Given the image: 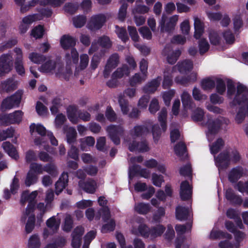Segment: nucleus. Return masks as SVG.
<instances>
[{
  "label": "nucleus",
  "mask_w": 248,
  "mask_h": 248,
  "mask_svg": "<svg viewBox=\"0 0 248 248\" xmlns=\"http://www.w3.org/2000/svg\"><path fill=\"white\" fill-rule=\"evenodd\" d=\"M248 100V89L246 86L239 84L236 87L235 95L230 105L231 107H234L245 103Z\"/></svg>",
  "instance_id": "obj_1"
},
{
  "label": "nucleus",
  "mask_w": 248,
  "mask_h": 248,
  "mask_svg": "<svg viewBox=\"0 0 248 248\" xmlns=\"http://www.w3.org/2000/svg\"><path fill=\"white\" fill-rule=\"evenodd\" d=\"M23 91L18 90L14 94L4 99L1 103V108L4 110L14 107H18L21 102Z\"/></svg>",
  "instance_id": "obj_2"
},
{
  "label": "nucleus",
  "mask_w": 248,
  "mask_h": 248,
  "mask_svg": "<svg viewBox=\"0 0 248 248\" xmlns=\"http://www.w3.org/2000/svg\"><path fill=\"white\" fill-rule=\"evenodd\" d=\"M106 130L109 138L115 145H119L120 138L124 135V129L121 125L110 124L108 126Z\"/></svg>",
  "instance_id": "obj_3"
},
{
  "label": "nucleus",
  "mask_w": 248,
  "mask_h": 248,
  "mask_svg": "<svg viewBox=\"0 0 248 248\" xmlns=\"http://www.w3.org/2000/svg\"><path fill=\"white\" fill-rule=\"evenodd\" d=\"M107 18L104 14H97L91 17L87 27L92 31L99 30L102 28Z\"/></svg>",
  "instance_id": "obj_4"
},
{
  "label": "nucleus",
  "mask_w": 248,
  "mask_h": 248,
  "mask_svg": "<svg viewBox=\"0 0 248 248\" xmlns=\"http://www.w3.org/2000/svg\"><path fill=\"white\" fill-rule=\"evenodd\" d=\"M167 19V16L165 14H163L160 21V31L161 32L165 31L170 32L173 30L178 20V16L176 15L172 16L170 18L169 21L165 24Z\"/></svg>",
  "instance_id": "obj_5"
},
{
  "label": "nucleus",
  "mask_w": 248,
  "mask_h": 248,
  "mask_svg": "<svg viewBox=\"0 0 248 248\" xmlns=\"http://www.w3.org/2000/svg\"><path fill=\"white\" fill-rule=\"evenodd\" d=\"M12 62L10 56L3 54L0 56V77L4 76L12 70Z\"/></svg>",
  "instance_id": "obj_6"
},
{
  "label": "nucleus",
  "mask_w": 248,
  "mask_h": 248,
  "mask_svg": "<svg viewBox=\"0 0 248 248\" xmlns=\"http://www.w3.org/2000/svg\"><path fill=\"white\" fill-rule=\"evenodd\" d=\"M128 149L130 152L138 151L140 153L147 152L150 150L148 143L146 140L137 141L135 139L129 143Z\"/></svg>",
  "instance_id": "obj_7"
},
{
  "label": "nucleus",
  "mask_w": 248,
  "mask_h": 248,
  "mask_svg": "<svg viewBox=\"0 0 248 248\" xmlns=\"http://www.w3.org/2000/svg\"><path fill=\"white\" fill-rule=\"evenodd\" d=\"M215 159L217 166L222 169H227L231 161L229 153L227 151L221 152Z\"/></svg>",
  "instance_id": "obj_8"
},
{
  "label": "nucleus",
  "mask_w": 248,
  "mask_h": 248,
  "mask_svg": "<svg viewBox=\"0 0 248 248\" xmlns=\"http://www.w3.org/2000/svg\"><path fill=\"white\" fill-rule=\"evenodd\" d=\"M187 180L182 181L180 185V196L183 201L189 200L192 196V189Z\"/></svg>",
  "instance_id": "obj_9"
},
{
  "label": "nucleus",
  "mask_w": 248,
  "mask_h": 248,
  "mask_svg": "<svg viewBox=\"0 0 248 248\" xmlns=\"http://www.w3.org/2000/svg\"><path fill=\"white\" fill-rule=\"evenodd\" d=\"M208 117L206 124L208 132L210 134L214 135L217 134L220 130L222 124V121L219 119H212L210 116H208Z\"/></svg>",
  "instance_id": "obj_10"
},
{
  "label": "nucleus",
  "mask_w": 248,
  "mask_h": 248,
  "mask_svg": "<svg viewBox=\"0 0 248 248\" xmlns=\"http://www.w3.org/2000/svg\"><path fill=\"white\" fill-rule=\"evenodd\" d=\"M244 169L242 166H238L232 168L229 172L228 179L231 183H236L243 176Z\"/></svg>",
  "instance_id": "obj_11"
},
{
  "label": "nucleus",
  "mask_w": 248,
  "mask_h": 248,
  "mask_svg": "<svg viewBox=\"0 0 248 248\" xmlns=\"http://www.w3.org/2000/svg\"><path fill=\"white\" fill-rule=\"evenodd\" d=\"M225 197L226 200L233 205H241L243 202L242 197L235 194L232 188L226 189Z\"/></svg>",
  "instance_id": "obj_12"
},
{
  "label": "nucleus",
  "mask_w": 248,
  "mask_h": 248,
  "mask_svg": "<svg viewBox=\"0 0 248 248\" xmlns=\"http://www.w3.org/2000/svg\"><path fill=\"white\" fill-rule=\"evenodd\" d=\"M68 175L67 172H63L60 176L59 180L55 183V193L59 195L67 185Z\"/></svg>",
  "instance_id": "obj_13"
},
{
  "label": "nucleus",
  "mask_w": 248,
  "mask_h": 248,
  "mask_svg": "<svg viewBox=\"0 0 248 248\" xmlns=\"http://www.w3.org/2000/svg\"><path fill=\"white\" fill-rule=\"evenodd\" d=\"M161 80V77L158 76L156 78L148 82V83L144 86L143 88V92L146 93H154L159 86Z\"/></svg>",
  "instance_id": "obj_14"
},
{
  "label": "nucleus",
  "mask_w": 248,
  "mask_h": 248,
  "mask_svg": "<svg viewBox=\"0 0 248 248\" xmlns=\"http://www.w3.org/2000/svg\"><path fill=\"white\" fill-rule=\"evenodd\" d=\"M16 89V84L13 78H10L0 83V92H10Z\"/></svg>",
  "instance_id": "obj_15"
},
{
  "label": "nucleus",
  "mask_w": 248,
  "mask_h": 248,
  "mask_svg": "<svg viewBox=\"0 0 248 248\" xmlns=\"http://www.w3.org/2000/svg\"><path fill=\"white\" fill-rule=\"evenodd\" d=\"M60 44L63 49L67 50L70 47L73 48L76 45V41L74 37L69 35H63L61 38Z\"/></svg>",
  "instance_id": "obj_16"
},
{
  "label": "nucleus",
  "mask_w": 248,
  "mask_h": 248,
  "mask_svg": "<svg viewBox=\"0 0 248 248\" xmlns=\"http://www.w3.org/2000/svg\"><path fill=\"white\" fill-rule=\"evenodd\" d=\"M37 195L38 192L36 190L31 192V193H29V190L23 191L21 193L20 200L21 205L24 206L27 202H29L30 201L35 200Z\"/></svg>",
  "instance_id": "obj_17"
},
{
  "label": "nucleus",
  "mask_w": 248,
  "mask_h": 248,
  "mask_svg": "<svg viewBox=\"0 0 248 248\" xmlns=\"http://www.w3.org/2000/svg\"><path fill=\"white\" fill-rule=\"evenodd\" d=\"M2 148L8 155L15 160L19 158V155L15 146L9 141H5L2 143Z\"/></svg>",
  "instance_id": "obj_18"
},
{
  "label": "nucleus",
  "mask_w": 248,
  "mask_h": 248,
  "mask_svg": "<svg viewBox=\"0 0 248 248\" xmlns=\"http://www.w3.org/2000/svg\"><path fill=\"white\" fill-rule=\"evenodd\" d=\"M67 115L69 121L73 124L78 123V108L76 105H69L66 109Z\"/></svg>",
  "instance_id": "obj_19"
},
{
  "label": "nucleus",
  "mask_w": 248,
  "mask_h": 248,
  "mask_svg": "<svg viewBox=\"0 0 248 248\" xmlns=\"http://www.w3.org/2000/svg\"><path fill=\"white\" fill-rule=\"evenodd\" d=\"M149 132L148 127L144 125H138L134 127L133 129L130 131V135L133 140L135 139V137H140L143 135Z\"/></svg>",
  "instance_id": "obj_20"
},
{
  "label": "nucleus",
  "mask_w": 248,
  "mask_h": 248,
  "mask_svg": "<svg viewBox=\"0 0 248 248\" xmlns=\"http://www.w3.org/2000/svg\"><path fill=\"white\" fill-rule=\"evenodd\" d=\"M175 216L180 221L186 220L189 217V210L187 207L178 206L176 208Z\"/></svg>",
  "instance_id": "obj_21"
},
{
  "label": "nucleus",
  "mask_w": 248,
  "mask_h": 248,
  "mask_svg": "<svg viewBox=\"0 0 248 248\" xmlns=\"http://www.w3.org/2000/svg\"><path fill=\"white\" fill-rule=\"evenodd\" d=\"M79 186L87 193L93 194L96 190V183L93 180L79 182Z\"/></svg>",
  "instance_id": "obj_22"
},
{
  "label": "nucleus",
  "mask_w": 248,
  "mask_h": 248,
  "mask_svg": "<svg viewBox=\"0 0 248 248\" xmlns=\"http://www.w3.org/2000/svg\"><path fill=\"white\" fill-rule=\"evenodd\" d=\"M95 143V139L93 137L88 136L80 139V148L83 151H87L90 147Z\"/></svg>",
  "instance_id": "obj_23"
},
{
  "label": "nucleus",
  "mask_w": 248,
  "mask_h": 248,
  "mask_svg": "<svg viewBox=\"0 0 248 248\" xmlns=\"http://www.w3.org/2000/svg\"><path fill=\"white\" fill-rule=\"evenodd\" d=\"M130 69L128 66L124 64L121 67L118 68L112 74V77L113 78H121L124 76H128L130 74Z\"/></svg>",
  "instance_id": "obj_24"
},
{
  "label": "nucleus",
  "mask_w": 248,
  "mask_h": 248,
  "mask_svg": "<svg viewBox=\"0 0 248 248\" xmlns=\"http://www.w3.org/2000/svg\"><path fill=\"white\" fill-rule=\"evenodd\" d=\"M178 71L184 73L186 71L191 70L193 67V62L190 60H185L181 62H178L177 64Z\"/></svg>",
  "instance_id": "obj_25"
},
{
  "label": "nucleus",
  "mask_w": 248,
  "mask_h": 248,
  "mask_svg": "<svg viewBox=\"0 0 248 248\" xmlns=\"http://www.w3.org/2000/svg\"><path fill=\"white\" fill-rule=\"evenodd\" d=\"M174 151L177 156L179 157L181 160L183 159L184 155L187 153L186 144L182 141L179 142L175 145Z\"/></svg>",
  "instance_id": "obj_26"
},
{
  "label": "nucleus",
  "mask_w": 248,
  "mask_h": 248,
  "mask_svg": "<svg viewBox=\"0 0 248 248\" xmlns=\"http://www.w3.org/2000/svg\"><path fill=\"white\" fill-rule=\"evenodd\" d=\"M182 105L185 108H192V100L190 95L186 91H184L181 95Z\"/></svg>",
  "instance_id": "obj_27"
},
{
  "label": "nucleus",
  "mask_w": 248,
  "mask_h": 248,
  "mask_svg": "<svg viewBox=\"0 0 248 248\" xmlns=\"http://www.w3.org/2000/svg\"><path fill=\"white\" fill-rule=\"evenodd\" d=\"M56 66V62L50 60L41 65L40 71L44 73H50L55 70Z\"/></svg>",
  "instance_id": "obj_28"
},
{
  "label": "nucleus",
  "mask_w": 248,
  "mask_h": 248,
  "mask_svg": "<svg viewBox=\"0 0 248 248\" xmlns=\"http://www.w3.org/2000/svg\"><path fill=\"white\" fill-rule=\"evenodd\" d=\"M66 140L68 144H73L76 140L77 133L76 129L73 127H70L66 134Z\"/></svg>",
  "instance_id": "obj_29"
},
{
  "label": "nucleus",
  "mask_w": 248,
  "mask_h": 248,
  "mask_svg": "<svg viewBox=\"0 0 248 248\" xmlns=\"http://www.w3.org/2000/svg\"><path fill=\"white\" fill-rule=\"evenodd\" d=\"M150 209L149 204L143 202L138 203L135 207V211L141 215L147 214L150 211Z\"/></svg>",
  "instance_id": "obj_30"
},
{
  "label": "nucleus",
  "mask_w": 248,
  "mask_h": 248,
  "mask_svg": "<svg viewBox=\"0 0 248 248\" xmlns=\"http://www.w3.org/2000/svg\"><path fill=\"white\" fill-rule=\"evenodd\" d=\"M46 225L52 230L53 233H55L59 228L60 222L57 221L55 217L53 216L46 220Z\"/></svg>",
  "instance_id": "obj_31"
},
{
  "label": "nucleus",
  "mask_w": 248,
  "mask_h": 248,
  "mask_svg": "<svg viewBox=\"0 0 248 248\" xmlns=\"http://www.w3.org/2000/svg\"><path fill=\"white\" fill-rule=\"evenodd\" d=\"M30 131L31 133L36 131L38 134L42 136H45L46 133V128L41 124L36 125L34 123L31 124L30 126Z\"/></svg>",
  "instance_id": "obj_32"
},
{
  "label": "nucleus",
  "mask_w": 248,
  "mask_h": 248,
  "mask_svg": "<svg viewBox=\"0 0 248 248\" xmlns=\"http://www.w3.org/2000/svg\"><path fill=\"white\" fill-rule=\"evenodd\" d=\"M35 216L33 214L29 217L25 225V232L26 233H30L35 227Z\"/></svg>",
  "instance_id": "obj_33"
},
{
  "label": "nucleus",
  "mask_w": 248,
  "mask_h": 248,
  "mask_svg": "<svg viewBox=\"0 0 248 248\" xmlns=\"http://www.w3.org/2000/svg\"><path fill=\"white\" fill-rule=\"evenodd\" d=\"M224 142L221 138H218L210 147L212 154L216 155L219 152L224 146Z\"/></svg>",
  "instance_id": "obj_34"
},
{
  "label": "nucleus",
  "mask_w": 248,
  "mask_h": 248,
  "mask_svg": "<svg viewBox=\"0 0 248 248\" xmlns=\"http://www.w3.org/2000/svg\"><path fill=\"white\" fill-rule=\"evenodd\" d=\"M73 24L77 28H80L84 26L86 22V16L84 15H78L72 19Z\"/></svg>",
  "instance_id": "obj_35"
},
{
  "label": "nucleus",
  "mask_w": 248,
  "mask_h": 248,
  "mask_svg": "<svg viewBox=\"0 0 248 248\" xmlns=\"http://www.w3.org/2000/svg\"><path fill=\"white\" fill-rule=\"evenodd\" d=\"M165 227L162 225H158L150 228V235L153 237L161 236L165 231Z\"/></svg>",
  "instance_id": "obj_36"
},
{
  "label": "nucleus",
  "mask_w": 248,
  "mask_h": 248,
  "mask_svg": "<svg viewBox=\"0 0 248 248\" xmlns=\"http://www.w3.org/2000/svg\"><path fill=\"white\" fill-rule=\"evenodd\" d=\"M44 171H46L52 177H55L58 174L56 165L53 163H47L44 166Z\"/></svg>",
  "instance_id": "obj_37"
},
{
  "label": "nucleus",
  "mask_w": 248,
  "mask_h": 248,
  "mask_svg": "<svg viewBox=\"0 0 248 248\" xmlns=\"http://www.w3.org/2000/svg\"><path fill=\"white\" fill-rule=\"evenodd\" d=\"M29 59L33 62L37 64H40L46 61V57L43 54L35 52H32L30 54Z\"/></svg>",
  "instance_id": "obj_38"
},
{
  "label": "nucleus",
  "mask_w": 248,
  "mask_h": 248,
  "mask_svg": "<svg viewBox=\"0 0 248 248\" xmlns=\"http://www.w3.org/2000/svg\"><path fill=\"white\" fill-rule=\"evenodd\" d=\"M98 44L103 48L108 49L112 46V42L109 38L106 35H103L98 38Z\"/></svg>",
  "instance_id": "obj_39"
},
{
  "label": "nucleus",
  "mask_w": 248,
  "mask_h": 248,
  "mask_svg": "<svg viewBox=\"0 0 248 248\" xmlns=\"http://www.w3.org/2000/svg\"><path fill=\"white\" fill-rule=\"evenodd\" d=\"M38 179V176L36 174L32 173L31 171H29L27 173L25 184L27 186H30L31 185L36 183Z\"/></svg>",
  "instance_id": "obj_40"
},
{
  "label": "nucleus",
  "mask_w": 248,
  "mask_h": 248,
  "mask_svg": "<svg viewBox=\"0 0 248 248\" xmlns=\"http://www.w3.org/2000/svg\"><path fill=\"white\" fill-rule=\"evenodd\" d=\"M40 245V238L37 234H34L30 237L28 241L29 248H39Z\"/></svg>",
  "instance_id": "obj_41"
},
{
  "label": "nucleus",
  "mask_w": 248,
  "mask_h": 248,
  "mask_svg": "<svg viewBox=\"0 0 248 248\" xmlns=\"http://www.w3.org/2000/svg\"><path fill=\"white\" fill-rule=\"evenodd\" d=\"M105 116L107 120L111 123L116 122L117 119L116 113L110 106L107 107L105 111Z\"/></svg>",
  "instance_id": "obj_42"
},
{
  "label": "nucleus",
  "mask_w": 248,
  "mask_h": 248,
  "mask_svg": "<svg viewBox=\"0 0 248 248\" xmlns=\"http://www.w3.org/2000/svg\"><path fill=\"white\" fill-rule=\"evenodd\" d=\"M44 31V26L38 25L31 30V35L36 39H40L43 37Z\"/></svg>",
  "instance_id": "obj_43"
},
{
  "label": "nucleus",
  "mask_w": 248,
  "mask_h": 248,
  "mask_svg": "<svg viewBox=\"0 0 248 248\" xmlns=\"http://www.w3.org/2000/svg\"><path fill=\"white\" fill-rule=\"evenodd\" d=\"M23 115V112L21 110H16L10 113L12 124H19L22 120Z\"/></svg>",
  "instance_id": "obj_44"
},
{
  "label": "nucleus",
  "mask_w": 248,
  "mask_h": 248,
  "mask_svg": "<svg viewBox=\"0 0 248 248\" xmlns=\"http://www.w3.org/2000/svg\"><path fill=\"white\" fill-rule=\"evenodd\" d=\"M116 28L117 29L116 33L119 38L124 43H126L129 40L126 29L124 27L120 28L117 25L116 26Z\"/></svg>",
  "instance_id": "obj_45"
},
{
  "label": "nucleus",
  "mask_w": 248,
  "mask_h": 248,
  "mask_svg": "<svg viewBox=\"0 0 248 248\" xmlns=\"http://www.w3.org/2000/svg\"><path fill=\"white\" fill-rule=\"evenodd\" d=\"M118 102L121 107L122 113L124 115L127 114L129 111V102L127 99H125L122 96H120Z\"/></svg>",
  "instance_id": "obj_46"
},
{
  "label": "nucleus",
  "mask_w": 248,
  "mask_h": 248,
  "mask_svg": "<svg viewBox=\"0 0 248 248\" xmlns=\"http://www.w3.org/2000/svg\"><path fill=\"white\" fill-rule=\"evenodd\" d=\"M204 115L203 109L198 108L192 113L191 118L194 122H201L202 121Z\"/></svg>",
  "instance_id": "obj_47"
},
{
  "label": "nucleus",
  "mask_w": 248,
  "mask_h": 248,
  "mask_svg": "<svg viewBox=\"0 0 248 248\" xmlns=\"http://www.w3.org/2000/svg\"><path fill=\"white\" fill-rule=\"evenodd\" d=\"M119 62V56L117 53L112 54L108 59L107 64L111 68H115Z\"/></svg>",
  "instance_id": "obj_48"
},
{
  "label": "nucleus",
  "mask_w": 248,
  "mask_h": 248,
  "mask_svg": "<svg viewBox=\"0 0 248 248\" xmlns=\"http://www.w3.org/2000/svg\"><path fill=\"white\" fill-rule=\"evenodd\" d=\"M209 38L211 44L214 46H219L221 43V37L215 31H211L209 33Z\"/></svg>",
  "instance_id": "obj_49"
},
{
  "label": "nucleus",
  "mask_w": 248,
  "mask_h": 248,
  "mask_svg": "<svg viewBox=\"0 0 248 248\" xmlns=\"http://www.w3.org/2000/svg\"><path fill=\"white\" fill-rule=\"evenodd\" d=\"M181 50L178 49L172 52L170 55L167 57V62L169 64H174L177 62L179 57L181 54Z\"/></svg>",
  "instance_id": "obj_50"
},
{
  "label": "nucleus",
  "mask_w": 248,
  "mask_h": 248,
  "mask_svg": "<svg viewBox=\"0 0 248 248\" xmlns=\"http://www.w3.org/2000/svg\"><path fill=\"white\" fill-rule=\"evenodd\" d=\"M32 173L34 174H41L43 173L44 171V166L41 164L33 162L31 163L30 166V170Z\"/></svg>",
  "instance_id": "obj_51"
},
{
  "label": "nucleus",
  "mask_w": 248,
  "mask_h": 248,
  "mask_svg": "<svg viewBox=\"0 0 248 248\" xmlns=\"http://www.w3.org/2000/svg\"><path fill=\"white\" fill-rule=\"evenodd\" d=\"M215 81L210 78L203 79L201 82L202 87L204 90L212 89L215 87Z\"/></svg>",
  "instance_id": "obj_52"
},
{
  "label": "nucleus",
  "mask_w": 248,
  "mask_h": 248,
  "mask_svg": "<svg viewBox=\"0 0 248 248\" xmlns=\"http://www.w3.org/2000/svg\"><path fill=\"white\" fill-rule=\"evenodd\" d=\"M209 44L206 39L202 38L199 41V52L201 55H203L209 49Z\"/></svg>",
  "instance_id": "obj_53"
},
{
  "label": "nucleus",
  "mask_w": 248,
  "mask_h": 248,
  "mask_svg": "<svg viewBox=\"0 0 248 248\" xmlns=\"http://www.w3.org/2000/svg\"><path fill=\"white\" fill-rule=\"evenodd\" d=\"M15 69L17 74L20 76L25 74V71L21 58H17L15 62Z\"/></svg>",
  "instance_id": "obj_54"
},
{
  "label": "nucleus",
  "mask_w": 248,
  "mask_h": 248,
  "mask_svg": "<svg viewBox=\"0 0 248 248\" xmlns=\"http://www.w3.org/2000/svg\"><path fill=\"white\" fill-rule=\"evenodd\" d=\"M15 130L12 128H8L5 130L0 132V141L5 140L8 138H12L14 136Z\"/></svg>",
  "instance_id": "obj_55"
},
{
  "label": "nucleus",
  "mask_w": 248,
  "mask_h": 248,
  "mask_svg": "<svg viewBox=\"0 0 248 248\" xmlns=\"http://www.w3.org/2000/svg\"><path fill=\"white\" fill-rule=\"evenodd\" d=\"M227 96L229 99H232V96L236 93V90L233 81L229 79L227 82Z\"/></svg>",
  "instance_id": "obj_56"
},
{
  "label": "nucleus",
  "mask_w": 248,
  "mask_h": 248,
  "mask_svg": "<svg viewBox=\"0 0 248 248\" xmlns=\"http://www.w3.org/2000/svg\"><path fill=\"white\" fill-rule=\"evenodd\" d=\"M216 91L220 95H223L226 91V84L224 81L220 78L216 79Z\"/></svg>",
  "instance_id": "obj_57"
},
{
  "label": "nucleus",
  "mask_w": 248,
  "mask_h": 248,
  "mask_svg": "<svg viewBox=\"0 0 248 248\" xmlns=\"http://www.w3.org/2000/svg\"><path fill=\"white\" fill-rule=\"evenodd\" d=\"M64 1L65 0H41L40 5L43 6L50 5L54 7H57L63 4Z\"/></svg>",
  "instance_id": "obj_58"
},
{
  "label": "nucleus",
  "mask_w": 248,
  "mask_h": 248,
  "mask_svg": "<svg viewBox=\"0 0 248 248\" xmlns=\"http://www.w3.org/2000/svg\"><path fill=\"white\" fill-rule=\"evenodd\" d=\"M145 79V78L140 76V73H136L129 79L130 85L131 87H135L137 84H140Z\"/></svg>",
  "instance_id": "obj_59"
},
{
  "label": "nucleus",
  "mask_w": 248,
  "mask_h": 248,
  "mask_svg": "<svg viewBox=\"0 0 248 248\" xmlns=\"http://www.w3.org/2000/svg\"><path fill=\"white\" fill-rule=\"evenodd\" d=\"M175 93V91L174 89L170 90L163 93L162 97L166 106H169L170 104V101Z\"/></svg>",
  "instance_id": "obj_60"
},
{
  "label": "nucleus",
  "mask_w": 248,
  "mask_h": 248,
  "mask_svg": "<svg viewBox=\"0 0 248 248\" xmlns=\"http://www.w3.org/2000/svg\"><path fill=\"white\" fill-rule=\"evenodd\" d=\"M139 31L141 36L145 39L151 40L152 38V34L150 29L146 26L140 27Z\"/></svg>",
  "instance_id": "obj_61"
},
{
  "label": "nucleus",
  "mask_w": 248,
  "mask_h": 248,
  "mask_svg": "<svg viewBox=\"0 0 248 248\" xmlns=\"http://www.w3.org/2000/svg\"><path fill=\"white\" fill-rule=\"evenodd\" d=\"M39 15L38 14H33L26 16L23 18L22 22L30 26V25L32 24L33 22L38 20H40V18L39 17Z\"/></svg>",
  "instance_id": "obj_62"
},
{
  "label": "nucleus",
  "mask_w": 248,
  "mask_h": 248,
  "mask_svg": "<svg viewBox=\"0 0 248 248\" xmlns=\"http://www.w3.org/2000/svg\"><path fill=\"white\" fill-rule=\"evenodd\" d=\"M73 220L71 216H67L64 219L63 230L66 232H69L73 228Z\"/></svg>",
  "instance_id": "obj_63"
},
{
  "label": "nucleus",
  "mask_w": 248,
  "mask_h": 248,
  "mask_svg": "<svg viewBox=\"0 0 248 248\" xmlns=\"http://www.w3.org/2000/svg\"><path fill=\"white\" fill-rule=\"evenodd\" d=\"M38 157L35 152L32 150H29L25 155V161L27 163H31L32 161H36Z\"/></svg>",
  "instance_id": "obj_64"
}]
</instances>
